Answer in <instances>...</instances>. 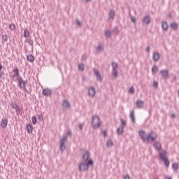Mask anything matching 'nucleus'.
<instances>
[{"mask_svg": "<svg viewBox=\"0 0 179 179\" xmlns=\"http://www.w3.org/2000/svg\"><path fill=\"white\" fill-rule=\"evenodd\" d=\"M17 81H18V86L20 89H24V87H26L27 81L23 80V78H20L19 80H17Z\"/></svg>", "mask_w": 179, "mask_h": 179, "instance_id": "obj_5", "label": "nucleus"}, {"mask_svg": "<svg viewBox=\"0 0 179 179\" xmlns=\"http://www.w3.org/2000/svg\"><path fill=\"white\" fill-rule=\"evenodd\" d=\"M130 117H131V120L133 121V122H135V112L134 110H132L131 112Z\"/></svg>", "mask_w": 179, "mask_h": 179, "instance_id": "obj_25", "label": "nucleus"}, {"mask_svg": "<svg viewBox=\"0 0 179 179\" xmlns=\"http://www.w3.org/2000/svg\"><path fill=\"white\" fill-rule=\"evenodd\" d=\"M105 36L106 37H110V36H111V32H110V31H105Z\"/></svg>", "mask_w": 179, "mask_h": 179, "instance_id": "obj_43", "label": "nucleus"}, {"mask_svg": "<svg viewBox=\"0 0 179 179\" xmlns=\"http://www.w3.org/2000/svg\"><path fill=\"white\" fill-rule=\"evenodd\" d=\"M33 126L31 124H27V131L28 132V134H31V132H33Z\"/></svg>", "mask_w": 179, "mask_h": 179, "instance_id": "obj_18", "label": "nucleus"}, {"mask_svg": "<svg viewBox=\"0 0 179 179\" xmlns=\"http://www.w3.org/2000/svg\"><path fill=\"white\" fill-rule=\"evenodd\" d=\"M13 72L14 73L12 76V79L14 82H16V73H17V72H19V69L17 68V66L15 67L13 69Z\"/></svg>", "mask_w": 179, "mask_h": 179, "instance_id": "obj_9", "label": "nucleus"}, {"mask_svg": "<svg viewBox=\"0 0 179 179\" xmlns=\"http://www.w3.org/2000/svg\"><path fill=\"white\" fill-rule=\"evenodd\" d=\"M129 92H130L131 94H134V93L135 92V90L134 89V87H130V89L129 90Z\"/></svg>", "mask_w": 179, "mask_h": 179, "instance_id": "obj_41", "label": "nucleus"}, {"mask_svg": "<svg viewBox=\"0 0 179 179\" xmlns=\"http://www.w3.org/2000/svg\"><path fill=\"white\" fill-rule=\"evenodd\" d=\"M153 59L154 61H157L158 59H160V55H159V53H154Z\"/></svg>", "mask_w": 179, "mask_h": 179, "instance_id": "obj_23", "label": "nucleus"}, {"mask_svg": "<svg viewBox=\"0 0 179 179\" xmlns=\"http://www.w3.org/2000/svg\"><path fill=\"white\" fill-rule=\"evenodd\" d=\"M1 39L3 40V41H8V35H2Z\"/></svg>", "mask_w": 179, "mask_h": 179, "instance_id": "obj_35", "label": "nucleus"}, {"mask_svg": "<svg viewBox=\"0 0 179 179\" xmlns=\"http://www.w3.org/2000/svg\"><path fill=\"white\" fill-rule=\"evenodd\" d=\"M109 15L110 19H114V17L115 16V13L113 10H110Z\"/></svg>", "mask_w": 179, "mask_h": 179, "instance_id": "obj_33", "label": "nucleus"}, {"mask_svg": "<svg viewBox=\"0 0 179 179\" xmlns=\"http://www.w3.org/2000/svg\"><path fill=\"white\" fill-rule=\"evenodd\" d=\"M1 127L2 128H6V127H8V119L4 118L2 119L1 121Z\"/></svg>", "mask_w": 179, "mask_h": 179, "instance_id": "obj_10", "label": "nucleus"}, {"mask_svg": "<svg viewBox=\"0 0 179 179\" xmlns=\"http://www.w3.org/2000/svg\"><path fill=\"white\" fill-rule=\"evenodd\" d=\"M162 27L163 30H167V29H169V24L166 22H163Z\"/></svg>", "mask_w": 179, "mask_h": 179, "instance_id": "obj_21", "label": "nucleus"}, {"mask_svg": "<svg viewBox=\"0 0 179 179\" xmlns=\"http://www.w3.org/2000/svg\"><path fill=\"white\" fill-rule=\"evenodd\" d=\"M157 139V134L155 131H150V134L148 135L147 141L148 142H154Z\"/></svg>", "mask_w": 179, "mask_h": 179, "instance_id": "obj_3", "label": "nucleus"}, {"mask_svg": "<svg viewBox=\"0 0 179 179\" xmlns=\"http://www.w3.org/2000/svg\"><path fill=\"white\" fill-rule=\"evenodd\" d=\"M138 134L143 142H148V134L145 131H140Z\"/></svg>", "mask_w": 179, "mask_h": 179, "instance_id": "obj_6", "label": "nucleus"}, {"mask_svg": "<svg viewBox=\"0 0 179 179\" xmlns=\"http://www.w3.org/2000/svg\"><path fill=\"white\" fill-rule=\"evenodd\" d=\"M90 157V153H89V152H85V153H84L83 155V159L85 162H87Z\"/></svg>", "mask_w": 179, "mask_h": 179, "instance_id": "obj_13", "label": "nucleus"}, {"mask_svg": "<svg viewBox=\"0 0 179 179\" xmlns=\"http://www.w3.org/2000/svg\"><path fill=\"white\" fill-rule=\"evenodd\" d=\"M10 106L13 110H15V113H16L17 115H19V114H20V108H19V106H17V103H16V102L12 101L10 103Z\"/></svg>", "mask_w": 179, "mask_h": 179, "instance_id": "obj_4", "label": "nucleus"}, {"mask_svg": "<svg viewBox=\"0 0 179 179\" xmlns=\"http://www.w3.org/2000/svg\"><path fill=\"white\" fill-rule=\"evenodd\" d=\"M113 75L115 76V78H117V76H118V71H117V70H113Z\"/></svg>", "mask_w": 179, "mask_h": 179, "instance_id": "obj_40", "label": "nucleus"}, {"mask_svg": "<svg viewBox=\"0 0 179 179\" xmlns=\"http://www.w3.org/2000/svg\"><path fill=\"white\" fill-rule=\"evenodd\" d=\"M80 71H85V64H80L79 66H78Z\"/></svg>", "mask_w": 179, "mask_h": 179, "instance_id": "obj_39", "label": "nucleus"}, {"mask_svg": "<svg viewBox=\"0 0 179 179\" xmlns=\"http://www.w3.org/2000/svg\"><path fill=\"white\" fill-rule=\"evenodd\" d=\"M29 36H30V32L29 31V29H24V37H25V38H27V37H29Z\"/></svg>", "mask_w": 179, "mask_h": 179, "instance_id": "obj_24", "label": "nucleus"}, {"mask_svg": "<svg viewBox=\"0 0 179 179\" xmlns=\"http://www.w3.org/2000/svg\"><path fill=\"white\" fill-rule=\"evenodd\" d=\"M31 121H32V124H34V125H36V124H37V116L32 117Z\"/></svg>", "mask_w": 179, "mask_h": 179, "instance_id": "obj_29", "label": "nucleus"}, {"mask_svg": "<svg viewBox=\"0 0 179 179\" xmlns=\"http://www.w3.org/2000/svg\"><path fill=\"white\" fill-rule=\"evenodd\" d=\"M171 117H172V118H176V114L173 113V114L171 115Z\"/></svg>", "mask_w": 179, "mask_h": 179, "instance_id": "obj_55", "label": "nucleus"}, {"mask_svg": "<svg viewBox=\"0 0 179 179\" xmlns=\"http://www.w3.org/2000/svg\"><path fill=\"white\" fill-rule=\"evenodd\" d=\"M98 50L99 51H103V46L101 45L98 46Z\"/></svg>", "mask_w": 179, "mask_h": 179, "instance_id": "obj_47", "label": "nucleus"}, {"mask_svg": "<svg viewBox=\"0 0 179 179\" xmlns=\"http://www.w3.org/2000/svg\"><path fill=\"white\" fill-rule=\"evenodd\" d=\"M113 69V70H117V68L118 67V64L115 62H113L112 64Z\"/></svg>", "mask_w": 179, "mask_h": 179, "instance_id": "obj_36", "label": "nucleus"}, {"mask_svg": "<svg viewBox=\"0 0 179 179\" xmlns=\"http://www.w3.org/2000/svg\"><path fill=\"white\" fill-rule=\"evenodd\" d=\"M37 118L39 121V124L41 125V127H42V128H44V117H43V115H38Z\"/></svg>", "mask_w": 179, "mask_h": 179, "instance_id": "obj_8", "label": "nucleus"}, {"mask_svg": "<svg viewBox=\"0 0 179 179\" xmlns=\"http://www.w3.org/2000/svg\"><path fill=\"white\" fill-rule=\"evenodd\" d=\"M154 147L157 150H162V144L159 142H155L154 143Z\"/></svg>", "mask_w": 179, "mask_h": 179, "instance_id": "obj_15", "label": "nucleus"}, {"mask_svg": "<svg viewBox=\"0 0 179 179\" xmlns=\"http://www.w3.org/2000/svg\"><path fill=\"white\" fill-rule=\"evenodd\" d=\"M145 104V102H143V101H141V100H138L136 101V106L138 108H142V107H143Z\"/></svg>", "mask_w": 179, "mask_h": 179, "instance_id": "obj_14", "label": "nucleus"}, {"mask_svg": "<svg viewBox=\"0 0 179 179\" xmlns=\"http://www.w3.org/2000/svg\"><path fill=\"white\" fill-rule=\"evenodd\" d=\"M68 134H69V135H71V132H69Z\"/></svg>", "mask_w": 179, "mask_h": 179, "instance_id": "obj_58", "label": "nucleus"}, {"mask_svg": "<svg viewBox=\"0 0 179 179\" xmlns=\"http://www.w3.org/2000/svg\"><path fill=\"white\" fill-rule=\"evenodd\" d=\"M63 107L64 108H69L71 107V105L69 104V102L68 101H64Z\"/></svg>", "mask_w": 179, "mask_h": 179, "instance_id": "obj_19", "label": "nucleus"}, {"mask_svg": "<svg viewBox=\"0 0 179 179\" xmlns=\"http://www.w3.org/2000/svg\"><path fill=\"white\" fill-rule=\"evenodd\" d=\"M9 29H10V30H12L13 31V30L16 29V27L15 26L14 24H10L9 25Z\"/></svg>", "mask_w": 179, "mask_h": 179, "instance_id": "obj_34", "label": "nucleus"}, {"mask_svg": "<svg viewBox=\"0 0 179 179\" xmlns=\"http://www.w3.org/2000/svg\"><path fill=\"white\" fill-rule=\"evenodd\" d=\"M124 179H131V177L128 175L124 176Z\"/></svg>", "mask_w": 179, "mask_h": 179, "instance_id": "obj_48", "label": "nucleus"}, {"mask_svg": "<svg viewBox=\"0 0 179 179\" xmlns=\"http://www.w3.org/2000/svg\"><path fill=\"white\" fill-rule=\"evenodd\" d=\"M101 125V120H100V117L98 116H94L92 117V127L95 129H97V128H100V126Z\"/></svg>", "mask_w": 179, "mask_h": 179, "instance_id": "obj_2", "label": "nucleus"}, {"mask_svg": "<svg viewBox=\"0 0 179 179\" xmlns=\"http://www.w3.org/2000/svg\"><path fill=\"white\" fill-rule=\"evenodd\" d=\"M77 24H78V26H82V22H80V21H77Z\"/></svg>", "mask_w": 179, "mask_h": 179, "instance_id": "obj_53", "label": "nucleus"}, {"mask_svg": "<svg viewBox=\"0 0 179 179\" xmlns=\"http://www.w3.org/2000/svg\"><path fill=\"white\" fill-rule=\"evenodd\" d=\"M172 167H173V170H175V171H177V170H178V167H179L178 163L173 164L172 165Z\"/></svg>", "mask_w": 179, "mask_h": 179, "instance_id": "obj_30", "label": "nucleus"}, {"mask_svg": "<svg viewBox=\"0 0 179 179\" xmlns=\"http://www.w3.org/2000/svg\"><path fill=\"white\" fill-rule=\"evenodd\" d=\"M65 142H66V137L64 136L60 141V149L63 151L65 150Z\"/></svg>", "mask_w": 179, "mask_h": 179, "instance_id": "obj_7", "label": "nucleus"}, {"mask_svg": "<svg viewBox=\"0 0 179 179\" xmlns=\"http://www.w3.org/2000/svg\"><path fill=\"white\" fill-rule=\"evenodd\" d=\"M158 71H159V68L156 66H154L152 69V73H157Z\"/></svg>", "mask_w": 179, "mask_h": 179, "instance_id": "obj_27", "label": "nucleus"}, {"mask_svg": "<svg viewBox=\"0 0 179 179\" xmlns=\"http://www.w3.org/2000/svg\"><path fill=\"white\" fill-rule=\"evenodd\" d=\"M85 1V2H87V1H89V0H84Z\"/></svg>", "mask_w": 179, "mask_h": 179, "instance_id": "obj_57", "label": "nucleus"}, {"mask_svg": "<svg viewBox=\"0 0 179 179\" xmlns=\"http://www.w3.org/2000/svg\"><path fill=\"white\" fill-rule=\"evenodd\" d=\"M159 157L162 160H166L167 159V152L163 150L162 152H160Z\"/></svg>", "mask_w": 179, "mask_h": 179, "instance_id": "obj_11", "label": "nucleus"}, {"mask_svg": "<svg viewBox=\"0 0 179 179\" xmlns=\"http://www.w3.org/2000/svg\"><path fill=\"white\" fill-rule=\"evenodd\" d=\"M155 179H157V178H155Z\"/></svg>", "mask_w": 179, "mask_h": 179, "instance_id": "obj_59", "label": "nucleus"}, {"mask_svg": "<svg viewBox=\"0 0 179 179\" xmlns=\"http://www.w3.org/2000/svg\"><path fill=\"white\" fill-rule=\"evenodd\" d=\"M171 27H172L173 29H178V24H177L175 23V22L172 23V24H171Z\"/></svg>", "mask_w": 179, "mask_h": 179, "instance_id": "obj_38", "label": "nucleus"}, {"mask_svg": "<svg viewBox=\"0 0 179 179\" xmlns=\"http://www.w3.org/2000/svg\"><path fill=\"white\" fill-rule=\"evenodd\" d=\"M42 93H43V96H45V88H44L43 90Z\"/></svg>", "mask_w": 179, "mask_h": 179, "instance_id": "obj_52", "label": "nucleus"}, {"mask_svg": "<svg viewBox=\"0 0 179 179\" xmlns=\"http://www.w3.org/2000/svg\"><path fill=\"white\" fill-rule=\"evenodd\" d=\"M96 94V90L94 87H90L89 89V96H91V97L94 96Z\"/></svg>", "mask_w": 179, "mask_h": 179, "instance_id": "obj_12", "label": "nucleus"}, {"mask_svg": "<svg viewBox=\"0 0 179 179\" xmlns=\"http://www.w3.org/2000/svg\"><path fill=\"white\" fill-rule=\"evenodd\" d=\"M51 94V90L46 89L45 90V96H50Z\"/></svg>", "mask_w": 179, "mask_h": 179, "instance_id": "obj_44", "label": "nucleus"}, {"mask_svg": "<svg viewBox=\"0 0 179 179\" xmlns=\"http://www.w3.org/2000/svg\"><path fill=\"white\" fill-rule=\"evenodd\" d=\"M79 128H80V129H83V124H80L79 125Z\"/></svg>", "mask_w": 179, "mask_h": 179, "instance_id": "obj_54", "label": "nucleus"}, {"mask_svg": "<svg viewBox=\"0 0 179 179\" xmlns=\"http://www.w3.org/2000/svg\"><path fill=\"white\" fill-rule=\"evenodd\" d=\"M22 89L24 90L25 93H27L28 94H30L31 91L27 90V88H26V87H24V88H22Z\"/></svg>", "mask_w": 179, "mask_h": 179, "instance_id": "obj_45", "label": "nucleus"}, {"mask_svg": "<svg viewBox=\"0 0 179 179\" xmlns=\"http://www.w3.org/2000/svg\"><path fill=\"white\" fill-rule=\"evenodd\" d=\"M143 22L145 24H149V23H150V17L145 16L143 19Z\"/></svg>", "mask_w": 179, "mask_h": 179, "instance_id": "obj_20", "label": "nucleus"}, {"mask_svg": "<svg viewBox=\"0 0 179 179\" xmlns=\"http://www.w3.org/2000/svg\"><path fill=\"white\" fill-rule=\"evenodd\" d=\"M161 73H162L163 78H169V71L162 70V71H161Z\"/></svg>", "mask_w": 179, "mask_h": 179, "instance_id": "obj_17", "label": "nucleus"}, {"mask_svg": "<svg viewBox=\"0 0 179 179\" xmlns=\"http://www.w3.org/2000/svg\"><path fill=\"white\" fill-rule=\"evenodd\" d=\"M94 72L95 75L97 76L98 80H101V76L100 75V73L99 72V71L94 69Z\"/></svg>", "mask_w": 179, "mask_h": 179, "instance_id": "obj_22", "label": "nucleus"}, {"mask_svg": "<svg viewBox=\"0 0 179 179\" xmlns=\"http://www.w3.org/2000/svg\"><path fill=\"white\" fill-rule=\"evenodd\" d=\"M20 78H22V76H20V73L18 71L17 73H16V75H15L16 82H17V80H19Z\"/></svg>", "mask_w": 179, "mask_h": 179, "instance_id": "obj_32", "label": "nucleus"}, {"mask_svg": "<svg viewBox=\"0 0 179 179\" xmlns=\"http://www.w3.org/2000/svg\"><path fill=\"white\" fill-rule=\"evenodd\" d=\"M25 42L28 43V44H29V45H31V47H33V45H34L33 40H31L30 38H27V39H26Z\"/></svg>", "mask_w": 179, "mask_h": 179, "instance_id": "obj_28", "label": "nucleus"}, {"mask_svg": "<svg viewBox=\"0 0 179 179\" xmlns=\"http://www.w3.org/2000/svg\"><path fill=\"white\" fill-rule=\"evenodd\" d=\"M103 136H107V131H103Z\"/></svg>", "mask_w": 179, "mask_h": 179, "instance_id": "obj_51", "label": "nucleus"}, {"mask_svg": "<svg viewBox=\"0 0 179 179\" xmlns=\"http://www.w3.org/2000/svg\"><path fill=\"white\" fill-rule=\"evenodd\" d=\"M131 21L133 23H135L136 22V18L135 17H131Z\"/></svg>", "mask_w": 179, "mask_h": 179, "instance_id": "obj_46", "label": "nucleus"}, {"mask_svg": "<svg viewBox=\"0 0 179 179\" xmlns=\"http://www.w3.org/2000/svg\"><path fill=\"white\" fill-rule=\"evenodd\" d=\"M106 145H107L108 148H111L112 146H113L114 143H113V141L108 140L106 143Z\"/></svg>", "mask_w": 179, "mask_h": 179, "instance_id": "obj_26", "label": "nucleus"}, {"mask_svg": "<svg viewBox=\"0 0 179 179\" xmlns=\"http://www.w3.org/2000/svg\"><path fill=\"white\" fill-rule=\"evenodd\" d=\"M94 162L92 159L88 160L87 163L83 162L78 165L80 171H86L89 170V166H93Z\"/></svg>", "mask_w": 179, "mask_h": 179, "instance_id": "obj_1", "label": "nucleus"}, {"mask_svg": "<svg viewBox=\"0 0 179 179\" xmlns=\"http://www.w3.org/2000/svg\"><path fill=\"white\" fill-rule=\"evenodd\" d=\"M153 85H154L155 87H157V86L159 85V84L157 83V82H154Z\"/></svg>", "mask_w": 179, "mask_h": 179, "instance_id": "obj_50", "label": "nucleus"}, {"mask_svg": "<svg viewBox=\"0 0 179 179\" xmlns=\"http://www.w3.org/2000/svg\"><path fill=\"white\" fill-rule=\"evenodd\" d=\"M164 164L166 167H169V166H170V161H169L167 159H164Z\"/></svg>", "mask_w": 179, "mask_h": 179, "instance_id": "obj_37", "label": "nucleus"}, {"mask_svg": "<svg viewBox=\"0 0 179 179\" xmlns=\"http://www.w3.org/2000/svg\"><path fill=\"white\" fill-rule=\"evenodd\" d=\"M27 59L29 62H34V56L33 55H28L27 56Z\"/></svg>", "mask_w": 179, "mask_h": 179, "instance_id": "obj_16", "label": "nucleus"}, {"mask_svg": "<svg viewBox=\"0 0 179 179\" xmlns=\"http://www.w3.org/2000/svg\"><path fill=\"white\" fill-rule=\"evenodd\" d=\"M1 69H2V64H0V71H1Z\"/></svg>", "mask_w": 179, "mask_h": 179, "instance_id": "obj_56", "label": "nucleus"}, {"mask_svg": "<svg viewBox=\"0 0 179 179\" xmlns=\"http://www.w3.org/2000/svg\"><path fill=\"white\" fill-rule=\"evenodd\" d=\"M123 132H124V127L118 128L117 130V133L119 135H121V134H122Z\"/></svg>", "mask_w": 179, "mask_h": 179, "instance_id": "obj_31", "label": "nucleus"}, {"mask_svg": "<svg viewBox=\"0 0 179 179\" xmlns=\"http://www.w3.org/2000/svg\"><path fill=\"white\" fill-rule=\"evenodd\" d=\"M146 51H147V52H150V46L147 47Z\"/></svg>", "mask_w": 179, "mask_h": 179, "instance_id": "obj_49", "label": "nucleus"}, {"mask_svg": "<svg viewBox=\"0 0 179 179\" xmlns=\"http://www.w3.org/2000/svg\"><path fill=\"white\" fill-rule=\"evenodd\" d=\"M121 124L123 127H127V122L122 119L120 120Z\"/></svg>", "mask_w": 179, "mask_h": 179, "instance_id": "obj_42", "label": "nucleus"}]
</instances>
